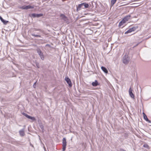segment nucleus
<instances>
[{"mask_svg": "<svg viewBox=\"0 0 151 151\" xmlns=\"http://www.w3.org/2000/svg\"><path fill=\"white\" fill-rule=\"evenodd\" d=\"M131 16L128 15L125 17L124 18L119 22V26L120 27L126 23L129 19Z\"/></svg>", "mask_w": 151, "mask_h": 151, "instance_id": "f03ea898", "label": "nucleus"}, {"mask_svg": "<svg viewBox=\"0 0 151 151\" xmlns=\"http://www.w3.org/2000/svg\"><path fill=\"white\" fill-rule=\"evenodd\" d=\"M101 69L105 73H108V71L107 69L105 67L102 66L101 67Z\"/></svg>", "mask_w": 151, "mask_h": 151, "instance_id": "2eb2a0df", "label": "nucleus"}, {"mask_svg": "<svg viewBox=\"0 0 151 151\" xmlns=\"http://www.w3.org/2000/svg\"><path fill=\"white\" fill-rule=\"evenodd\" d=\"M122 61L125 65L127 64L130 61L129 58L127 54H126L122 58Z\"/></svg>", "mask_w": 151, "mask_h": 151, "instance_id": "f257e3e1", "label": "nucleus"}, {"mask_svg": "<svg viewBox=\"0 0 151 151\" xmlns=\"http://www.w3.org/2000/svg\"><path fill=\"white\" fill-rule=\"evenodd\" d=\"M0 19L1 21V22H3V23L5 24H6L8 22V21L4 20L1 16H0Z\"/></svg>", "mask_w": 151, "mask_h": 151, "instance_id": "ddd939ff", "label": "nucleus"}, {"mask_svg": "<svg viewBox=\"0 0 151 151\" xmlns=\"http://www.w3.org/2000/svg\"><path fill=\"white\" fill-rule=\"evenodd\" d=\"M138 28V27L137 26H134L132 28V31H134L135 30H136L137 28Z\"/></svg>", "mask_w": 151, "mask_h": 151, "instance_id": "412c9836", "label": "nucleus"}, {"mask_svg": "<svg viewBox=\"0 0 151 151\" xmlns=\"http://www.w3.org/2000/svg\"><path fill=\"white\" fill-rule=\"evenodd\" d=\"M60 17L61 19H63L66 22H68L67 17L64 14H61Z\"/></svg>", "mask_w": 151, "mask_h": 151, "instance_id": "1a4fd4ad", "label": "nucleus"}, {"mask_svg": "<svg viewBox=\"0 0 151 151\" xmlns=\"http://www.w3.org/2000/svg\"><path fill=\"white\" fill-rule=\"evenodd\" d=\"M36 65H37V67L38 68H39V66L38 65H37L36 64Z\"/></svg>", "mask_w": 151, "mask_h": 151, "instance_id": "c756f323", "label": "nucleus"}, {"mask_svg": "<svg viewBox=\"0 0 151 151\" xmlns=\"http://www.w3.org/2000/svg\"><path fill=\"white\" fill-rule=\"evenodd\" d=\"M119 151H126V150H124L123 149H120Z\"/></svg>", "mask_w": 151, "mask_h": 151, "instance_id": "cd10ccee", "label": "nucleus"}, {"mask_svg": "<svg viewBox=\"0 0 151 151\" xmlns=\"http://www.w3.org/2000/svg\"><path fill=\"white\" fill-rule=\"evenodd\" d=\"M19 133L20 135L21 136H23L25 135L24 130L23 129H21L19 131Z\"/></svg>", "mask_w": 151, "mask_h": 151, "instance_id": "f8f14e48", "label": "nucleus"}, {"mask_svg": "<svg viewBox=\"0 0 151 151\" xmlns=\"http://www.w3.org/2000/svg\"><path fill=\"white\" fill-rule=\"evenodd\" d=\"M138 44H137V45H136V46H137L138 45Z\"/></svg>", "mask_w": 151, "mask_h": 151, "instance_id": "7c9ffc66", "label": "nucleus"}, {"mask_svg": "<svg viewBox=\"0 0 151 151\" xmlns=\"http://www.w3.org/2000/svg\"><path fill=\"white\" fill-rule=\"evenodd\" d=\"M3 147L1 145V144H0V150L1 151L3 150Z\"/></svg>", "mask_w": 151, "mask_h": 151, "instance_id": "393cba45", "label": "nucleus"}, {"mask_svg": "<svg viewBox=\"0 0 151 151\" xmlns=\"http://www.w3.org/2000/svg\"><path fill=\"white\" fill-rule=\"evenodd\" d=\"M133 91V90L132 88L131 87H130L129 89V94L130 96L132 98H134V95L132 93V91Z\"/></svg>", "mask_w": 151, "mask_h": 151, "instance_id": "6e6552de", "label": "nucleus"}, {"mask_svg": "<svg viewBox=\"0 0 151 151\" xmlns=\"http://www.w3.org/2000/svg\"><path fill=\"white\" fill-rule=\"evenodd\" d=\"M65 81L67 82L68 84L69 85V87H71L72 86V84L70 79L68 76L66 77L65 78Z\"/></svg>", "mask_w": 151, "mask_h": 151, "instance_id": "0eeeda50", "label": "nucleus"}, {"mask_svg": "<svg viewBox=\"0 0 151 151\" xmlns=\"http://www.w3.org/2000/svg\"><path fill=\"white\" fill-rule=\"evenodd\" d=\"M138 28V27L137 26H134L132 28V31H134L135 30H136L137 28Z\"/></svg>", "mask_w": 151, "mask_h": 151, "instance_id": "4be33fe9", "label": "nucleus"}, {"mask_svg": "<svg viewBox=\"0 0 151 151\" xmlns=\"http://www.w3.org/2000/svg\"><path fill=\"white\" fill-rule=\"evenodd\" d=\"M143 117L144 119L147 122H148L149 123H151V122L148 119V118H147L146 115H145V113L143 112Z\"/></svg>", "mask_w": 151, "mask_h": 151, "instance_id": "9b49d317", "label": "nucleus"}, {"mask_svg": "<svg viewBox=\"0 0 151 151\" xmlns=\"http://www.w3.org/2000/svg\"><path fill=\"white\" fill-rule=\"evenodd\" d=\"M36 51L40 57L41 59L42 60H44L45 59V57L41 50L39 48H37L36 49Z\"/></svg>", "mask_w": 151, "mask_h": 151, "instance_id": "20e7f679", "label": "nucleus"}, {"mask_svg": "<svg viewBox=\"0 0 151 151\" xmlns=\"http://www.w3.org/2000/svg\"><path fill=\"white\" fill-rule=\"evenodd\" d=\"M143 147H145L148 148L149 147V146L147 144H145L143 145Z\"/></svg>", "mask_w": 151, "mask_h": 151, "instance_id": "a878e982", "label": "nucleus"}, {"mask_svg": "<svg viewBox=\"0 0 151 151\" xmlns=\"http://www.w3.org/2000/svg\"><path fill=\"white\" fill-rule=\"evenodd\" d=\"M31 35L32 36H34V37H41V36L40 35H35V34L34 33L31 34Z\"/></svg>", "mask_w": 151, "mask_h": 151, "instance_id": "6ab92c4d", "label": "nucleus"}, {"mask_svg": "<svg viewBox=\"0 0 151 151\" xmlns=\"http://www.w3.org/2000/svg\"><path fill=\"white\" fill-rule=\"evenodd\" d=\"M133 32L132 30V28L129 29V30H128L127 31L125 32V34H127L129 33H130L132 32Z\"/></svg>", "mask_w": 151, "mask_h": 151, "instance_id": "aec40b11", "label": "nucleus"}, {"mask_svg": "<svg viewBox=\"0 0 151 151\" xmlns=\"http://www.w3.org/2000/svg\"><path fill=\"white\" fill-rule=\"evenodd\" d=\"M66 145H63V151H65V150Z\"/></svg>", "mask_w": 151, "mask_h": 151, "instance_id": "b1692460", "label": "nucleus"}, {"mask_svg": "<svg viewBox=\"0 0 151 151\" xmlns=\"http://www.w3.org/2000/svg\"><path fill=\"white\" fill-rule=\"evenodd\" d=\"M88 7L89 4H88L86 3H83L78 4L77 9V10H80L81 8L84 9L88 8Z\"/></svg>", "mask_w": 151, "mask_h": 151, "instance_id": "7ed1b4c3", "label": "nucleus"}, {"mask_svg": "<svg viewBox=\"0 0 151 151\" xmlns=\"http://www.w3.org/2000/svg\"><path fill=\"white\" fill-rule=\"evenodd\" d=\"M20 9H33L34 8L33 6H31L30 5L28 6H22L19 8Z\"/></svg>", "mask_w": 151, "mask_h": 151, "instance_id": "39448f33", "label": "nucleus"}, {"mask_svg": "<svg viewBox=\"0 0 151 151\" xmlns=\"http://www.w3.org/2000/svg\"><path fill=\"white\" fill-rule=\"evenodd\" d=\"M92 85L93 86H97L99 84L97 81L95 80V82L92 83Z\"/></svg>", "mask_w": 151, "mask_h": 151, "instance_id": "4468645a", "label": "nucleus"}, {"mask_svg": "<svg viewBox=\"0 0 151 151\" xmlns=\"http://www.w3.org/2000/svg\"><path fill=\"white\" fill-rule=\"evenodd\" d=\"M66 139L65 138H64L63 139V145H66Z\"/></svg>", "mask_w": 151, "mask_h": 151, "instance_id": "a211bd4d", "label": "nucleus"}, {"mask_svg": "<svg viewBox=\"0 0 151 151\" xmlns=\"http://www.w3.org/2000/svg\"><path fill=\"white\" fill-rule=\"evenodd\" d=\"M40 128L42 129V132H43L44 130L43 125L42 124H40Z\"/></svg>", "mask_w": 151, "mask_h": 151, "instance_id": "5701e85b", "label": "nucleus"}, {"mask_svg": "<svg viewBox=\"0 0 151 151\" xmlns=\"http://www.w3.org/2000/svg\"><path fill=\"white\" fill-rule=\"evenodd\" d=\"M36 82H35L33 84V86L34 87V88H35L36 87Z\"/></svg>", "mask_w": 151, "mask_h": 151, "instance_id": "bb28decb", "label": "nucleus"}, {"mask_svg": "<svg viewBox=\"0 0 151 151\" xmlns=\"http://www.w3.org/2000/svg\"><path fill=\"white\" fill-rule=\"evenodd\" d=\"M43 16V14H32V16L34 17H42Z\"/></svg>", "mask_w": 151, "mask_h": 151, "instance_id": "9d476101", "label": "nucleus"}, {"mask_svg": "<svg viewBox=\"0 0 151 151\" xmlns=\"http://www.w3.org/2000/svg\"><path fill=\"white\" fill-rule=\"evenodd\" d=\"M119 151H126V150H124L123 149H120Z\"/></svg>", "mask_w": 151, "mask_h": 151, "instance_id": "c85d7f7f", "label": "nucleus"}, {"mask_svg": "<svg viewBox=\"0 0 151 151\" xmlns=\"http://www.w3.org/2000/svg\"><path fill=\"white\" fill-rule=\"evenodd\" d=\"M117 0H111V6H112L114 5L115 3Z\"/></svg>", "mask_w": 151, "mask_h": 151, "instance_id": "dca6fc26", "label": "nucleus"}, {"mask_svg": "<svg viewBox=\"0 0 151 151\" xmlns=\"http://www.w3.org/2000/svg\"><path fill=\"white\" fill-rule=\"evenodd\" d=\"M33 31H39L40 32H43V31L41 29H37V28H34L33 29Z\"/></svg>", "mask_w": 151, "mask_h": 151, "instance_id": "f3484780", "label": "nucleus"}, {"mask_svg": "<svg viewBox=\"0 0 151 151\" xmlns=\"http://www.w3.org/2000/svg\"><path fill=\"white\" fill-rule=\"evenodd\" d=\"M22 114L28 119H31L33 121H35L36 120V119L34 117L30 116L28 115L27 114L24 113Z\"/></svg>", "mask_w": 151, "mask_h": 151, "instance_id": "423d86ee", "label": "nucleus"}]
</instances>
